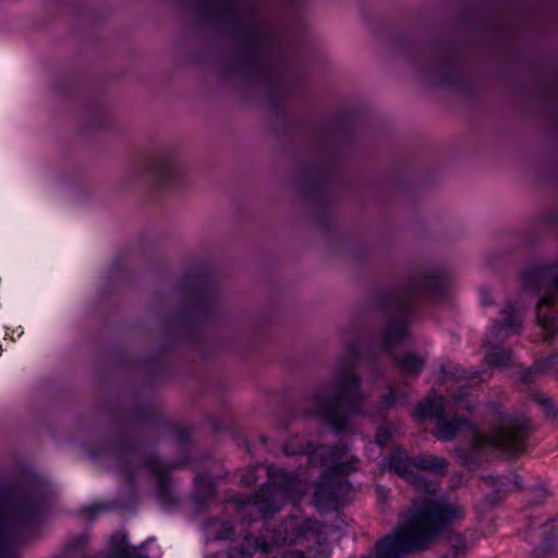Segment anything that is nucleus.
Returning a JSON list of instances; mask_svg holds the SVG:
<instances>
[{"instance_id":"1","label":"nucleus","mask_w":558,"mask_h":558,"mask_svg":"<svg viewBox=\"0 0 558 558\" xmlns=\"http://www.w3.org/2000/svg\"><path fill=\"white\" fill-rule=\"evenodd\" d=\"M409 482L422 494L409 508L403 524L379 541L374 553L361 558H402L427 546L441 533L464 518V509L437 493L434 484L414 472V459L402 449L391 452L381 464Z\"/></svg>"},{"instance_id":"2","label":"nucleus","mask_w":558,"mask_h":558,"mask_svg":"<svg viewBox=\"0 0 558 558\" xmlns=\"http://www.w3.org/2000/svg\"><path fill=\"white\" fill-rule=\"evenodd\" d=\"M449 401L441 396H432L421 401L412 413L416 421L435 418L436 437L441 441L452 440L460 432H466L471 437L470 447L461 459L465 464H475L480 456L495 450L506 456L523 452L529 437L530 423L523 417L504 418L487 436L480 434L473 424L459 416L447 420L445 414Z\"/></svg>"},{"instance_id":"3","label":"nucleus","mask_w":558,"mask_h":558,"mask_svg":"<svg viewBox=\"0 0 558 558\" xmlns=\"http://www.w3.org/2000/svg\"><path fill=\"white\" fill-rule=\"evenodd\" d=\"M360 359V344L347 339L345 351L337 361L332 385L320 387L307 399L310 414L325 418L336 434L349 428L352 417L361 412L365 399L355 369Z\"/></svg>"},{"instance_id":"4","label":"nucleus","mask_w":558,"mask_h":558,"mask_svg":"<svg viewBox=\"0 0 558 558\" xmlns=\"http://www.w3.org/2000/svg\"><path fill=\"white\" fill-rule=\"evenodd\" d=\"M45 507V488L39 484L0 492V558H14L17 541L27 527L41 520Z\"/></svg>"},{"instance_id":"5","label":"nucleus","mask_w":558,"mask_h":558,"mask_svg":"<svg viewBox=\"0 0 558 558\" xmlns=\"http://www.w3.org/2000/svg\"><path fill=\"white\" fill-rule=\"evenodd\" d=\"M446 284L447 278L440 271H420L411 278L407 288L383 299L380 305L388 316V324L384 330L380 347L392 354L395 347L408 339L415 293L434 298L442 292Z\"/></svg>"},{"instance_id":"6","label":"nucleus","mask_w":558,"mask_h":558,"mask_svg":"<svg viewBox=\"0 0 558 558\" xmlns=\"http://www.w3.org/2000/svg\"><path fill=\"white\" fill-rule=\"evenodd\" d=\"M322 463L326 466L323 481L316 486L314 502L322 512L338 510L349 498L351 485L345 475L355 471L360 459L349 454L348 446L325 447L319 450Z\"/></svg>"},{"instance_id":"7","label":"nucleus","mask_w":558,"mask_h":558,"mask_svg":"<svg viewBox=\"0 0 558 558\" xmlns=\"http://www.w3.org/2000/svg\"><path fill=\"white\" fill-rule=\"evenodd\" d=\"M265 470L268 480L263 487L247 500H239L236 504L239 510L252 507L268 519L287 501L300 499L303 486L295 472H287L271 465L265 466Z\"/></svg>"},{"instance_id":"8","label":"nucleus","mask_w":558,"mask_h":558,"mask_svg":"<svg viewBox=\"0 0 558 558\" xmlns=\"http://www.w3.org/2000/svg\"><path fill=\"white\" fill-rule=\"evenodd\" d=\"M524 288L535 289L541 299L536 306V317L545 339L551 341L558 330V276L551 267L536 268L523 276Z\"/></svg>"},{"instance_id":"9","label":"nucleus","mask_w":558,"mask_h":558,"mask_svg":"<svg viewBox=\"0 0 558 558\" xmlns=\"http://www.w3.org/2000/svg\"><path fill=\"white\" fill-rule=\"evenodd\" d=\"M521 314L512 302H507L501 310V319L494 322L486 336L485 347L490 348L485 354V362L489 367L506 368L513 363V355L509 349H498L496 345L508 337L521 330Z\"/></svg>"},{"instance_id":"10","label":"nucleus","mask_w":558,"mask_h":558,"mask_svg":"<svg viewBox=\"0 0 558 558\" xmlns=\"http://www.w3.org/2000/svg\"><path fill=\"white\" fill-rule=\"evenodd\" d=\"M311 520L298 521L291 518L276 531L271 542L258 541L252 536H246L242 546L231 548L226 558H252L257 550L266 556L271 554V549L280 544H292L298 538L305 536L313 527Z\"/></svg>"},{"instance_id":"11","label":"nucleus","mask_w":558,"mask_h":558,"mask_svg":"<svg viewBox=\"0 0 558 558\" xmlns=\"http://www.w3.org/2000/svg\"><path fill=\"white\" fill-rule=\"evenodd\" d=\"M138 460L135 452H128L119 460V472L125 478L132 481L141 472L147 471L155 475L158 480L157 499L161 507L166 510L175 505V497L170 486V478L168 472L177 465H168L158 460L157 458H148L144 465H135Z\"/></svg>"},{"instance_id":"12","label":"nucleus","mask_w":558,"mask_h":558,"mask_svg":"<svg viewBox=\"0 0 558 558\" xmlns=\"http://www.w3.org/2000/svg\"><path fill=\"white\" fill-rule=\"evenodd\" d=\"M146 171L149 179L160 186L173 185L181 178L179 160L171 151H161L151 157Z\"/></svg>"},{"instance_id":"13","label":"nucleus","mask_w":558,"mask_h":558,"mask_svg":"<svg viewBox=\"0 0 558 558\" xmlns=\"http://www.w3.org/2000/svg\"><path fill=\"white\" fill-rule=\"evenodd\" d=\"M326 446L314 447L306 438L294 436L287 440L283 452L287 456H307V463L312 466H318L322 463V454L319 450Z\"/></svg>"},{"instance_id":"14","label":"nucleus","mask_w":558,"mask_h":558,"mask_svg":"<svg viewBox=\"0 0 558 558\" xmlns=\"http://www.w3.org/2000/svg\"><path fill=\"white\" fill-rule=\"evenodd\" d=\"M553 373L558 375V354H551L545 359L537 360L531 368L521 369L518 379L523 383H531L537 375Z\"/></svg>"},{"instance_id":"15","label":"nucleus","mask_w":558,"mask_h":558,"mask_svg":"<svg viewBox=\"0 0 558 558\" xmlns=\"http://www.w3.org/2000/svg\"><path fill=\"white\" fill-rule=\"evenodd\" d=\"M448 469L446 459L433 454H420L414 458V472H429L437 475H445Z\"/></svg>"},{"instance_id":"16","label":"nucleus","mask_w":558,"mask_h":558,"mask_svg":"<svg viewBox=\"0 0 558 558\" xmlns=\"http://www.w3.org/2000/svg\"><path fill=\"white\" fill-rule=\"evenodd\" d=\"M396 367L403 374L417 376L425 366V359L417 353H407L395 359Z\"/></svg>"},{"instance_id":"17","label":"nucleus","mask_w":558,"mask_h":558,"mask_svg":"<svg viewBox=\"0 0 558 558\" xmlns=\"http://www.w3.org/2000/svg\"><path fill=\"white\" fill-rule=\"evenodd\" d=\"M487 481L496 493H505L521 488V478L517 473H510L509 475L501 476H488Z\"/></svg>"},{"instance_id":"18","label":"nucleus","mask_w":558,"mask_h":558,"mask_svg":"<svg viewBox=\"0 0 558 558\" xmlns=\"http://www.w3.org/2000/svg\"><path fill=\"white\" fill-rule=\"evenodd\" d=\"M440 372H441L444 378L454 377V378L464 379L468 383H473L477 378H478V381L484 380L483 372H477L474 369L464 371V369H461L459 366L453 365L451 363L441 365Z\"/></svg>"},{"instance_id":"19","label":"nucleus","mask_w":558,"mask_h":558,"mask_svg":"<svg viewBox=\"0 0 558 558\" xmlns=\"http://www.w3.org/2000/svg\"><path fill=\"white\" fill-rule=\"evenodd\" d=\"M207 527L210 533H215V538L217 539H226L233 534V526L227 521L213 520L208 523Z\"/></svg>"},{"instance_id":"20","label":"nucleus","mask_w":558,"mask_h":558,"mask_svg":"<svg viewBox=\"0 0 558 558\" xmlns=\"http://www.w3.org/2000/svg\"><path fill=\"white\" fill-rule=\"evenodd\" d=\"M251 44L258 45V46H266L271 40V33L270 31L262 25V24H254L253 28L251 29Z\"/></svg>"},{"instance_id":"21","label":"nucleus","mask_w":558,"mask_h":558,"mask_svg":"<svg viewBox=\"0 0 558 558\" xmlns=\"http://www.w3.org/2000/svg\"><path fill=\"white\" fill-rule=\"evenodd\" d=\"M398 430V427L393 424L385 423L379 426L377 433H376V444L378 447H385L388 445V442L392 439V437L396 435Z\"/></svg>"},{"instance_id":"22","label":"nucleus","mask_w":558,"mask_h":558,"mask_svg":"<svg viewBox=\"0 0 558 558\" xmlns=\"http://www.w3.org/2000/svg\"><path fill=\"white\" fill-rule=\"evenodd\" d=\"M197 490L198 495L196 498L199 504H204L215 496V488L211 482L197 481Z\"/></svg>"},{"instance_id":"23","label":"nucleus","mask_w":558,"mask_h":558,"mask_svg":"<svg viewBox=\"0 0 558 558\" xmlns=\"http://www.w3.org/2000/svg\"><path fill=\"white\" fill-rule=\"evenodd\" d=\"M549 496V492L543 485H537L529 490V501L532 505L542 504Z\"/></svg>"},{"instance_id":"24","label":"nucleus","mask_w":558,"mask_h":558,"mask_svg":"<svg viewBox=\"0 0 558 558\" xmlns=\"http://www.w3.org/2000/svg\"><path fill=\"white\" fill-rule=\"evenodd\" d=\"M118 537L121 538V543L112 549L110 558H130L128 547L124 544L123 535L116 534L113 536V538Z\"/></svg>"},{"instance_id":"25","label":"nucleus","mask_w":558,"mask_h":558,"mask_svg":"<svg viewBox=\"0 0 558 558\" xmlns=\"http://www.w3.org/2000/svg\"><path fill=\"white\" fill-rule=\"evenodd\" d=\"M466 395L463 391H459L453 395V401L457 404L458 409H464L466 411H472L471 403L465 399Z\"/></svg>"},{"instance_id":"26","label":"nucleus","mask_w":558,"mask_h":558,"mask_svg":"<svg viewBox=\"0 0 558 558\" xmlns=\"http://www.w3.org/2000/svg\"><path fill=\"white\" fill-rule=\"evenodd\" d=\"M365 451H366V456L369 459H377L383 452V447H378V445L375 441L373 444H368L366 446Z\"/></svg>"},{"instance_id":"27","label":"nucleus","mask_w":558,"mask_h":558,"mask_svg":"<svg viewBox=\"0 0 558 558\" xmlns=\"http://www.w3.org/2000/svg\"><path fill=\"white\" fill-rule=\"evenodd\" d=\"M263 466L262 465H258L257 468H254L248 474H245L242 476L241 478V483L244 484V485H252L256 482V475L255 473L258 471V470H262Z\"/></svg>"},{"instance_id":"28","label":"nucleus","mask_w":558,"mask_h":558,"mask_svg":"<svg viewBox=\"0 0 558 558\" xmlns=\"http://www.w3.org/2000/svg\"><path fill=\"white\" fill-rule=\"evenodd\" d=\"M396 395L392 389H389L388 393L383 397L381 408L389 409L396 403Z\"/></svg>"},{"instance_id":"29","label":"nucleus","mask_w":558,"mask_h":558,"mask_svg":"<svg viewBox=\"0 0 558 558\" xmlns=\"http://www.w3.org/2000/svg\"><path fill=\"white\" fill-rule=\"evenodd\" d=\"M545 543L550 545L553 542L558 541V533L551 532V527L547 524L544 525Z\"/></svg>"},{"instance_id":"30","label":"nucleus","mask_w":558,"mask_h":558,"mask_svg":"<svg viewBox=\"0 0 558 558\" xmlns=\"http://www.w3.org/2000/svg\"><path fill=\"white\" fill-rule=\"evenodd\" d=\"M480 295H481V303L483 305H490L492 304L490 292H489L488 289L482 288L480 290Z\"/></svg>"},{"instance_id":"31","label":"nucleus","mask_w":558,"mask_h":558,"mask_svg":"<svg viewBox=\"0 0 558 558\" xmlns=\"http://www.w3.org/2000/svg\"><path fill=\"white\" fill-rule=\"evenodd\" d=\"M536 401L543 405V408L546 410V411H551L553 410V403H551V400L547 397H536L535 398Z\"/></svg>"},{"instance_id":"32","label":"nucleus","mask_w":558,"mask_h":558,"mask_svg":"<svg viewBox=\"0 0 558 558\" xmlns=\"http://www.w3.org/2000/svg\"><path fill=\"white\" fill-rule=\"evenodd\" d=\"M281 558H306L302 553L296 550H290L286 553Z\"/></svg>"},{"instance_id":"33","label":"nucleus","mask_w":558,"mask_h":558,"mask_svg":"<svg viewBox=\"0 0 558 558\" xmlns=\"http://www.w3.org/2000/svg\"><path fill=\"white\" fill-rule=\"evenodd\" d=\"M548 525L551 527V532H555L554 530H557V526H558L557 524L554 527L550 524H548Z\"/></svg>"},{"instance_id":"34","label":"nucleus","mask_w":558,"mask_h":558,"mask_svg":"<svg viewBox=\"0 0 558 558\" xmlns=\"http://www.w3.org/2000/svg\"><path fill=\"white\" fill-rule=\"evenodd\" d=\"M533 553H534L535 556H537V557L539 556L538 555V549H534Z\"/></svg>"},{"instance_id":"35","label":"nucleus","mask_w":558,"mask_h":558,"mask_svg":"<svg viewBox=\"0 0 558 558\" xmlns=\"http://www.w3.org/2000/svg\"><path fill=\"white\" fill-rule=\"evenodd\" d=\"M555 523H557V525H558V520H555Z\"/></svg>"}]
</instances>
